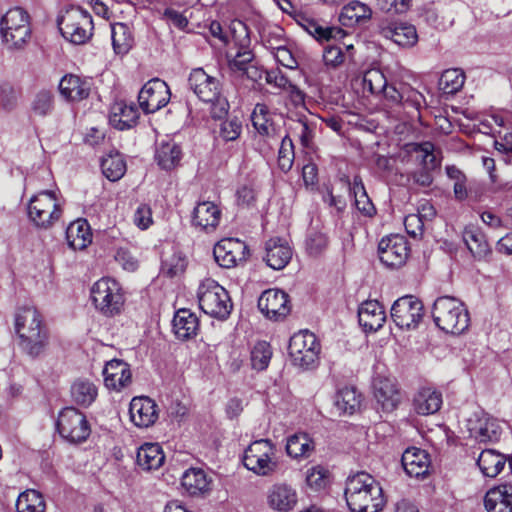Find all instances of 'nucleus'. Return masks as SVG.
Listing matches in <instances>:
<instances>
[{"mask_svg":"<svg viewBox=\"0 0 512 512\" xmlns=\"http://www.w3.org/2000/svg\"><path fill=\"white\" fill-rule=\"evenodd\" d=\"M170 96L168 85L164 81L155 78L149 80L140 90L138 94L139 106L147 114L155 113L168 104Z\"/></svg>","mask_w":512,"mask_h":512,"instance_id":"15","label":"nucleus"},{"mask_svg":"<svg viewBox=\"0 0 512 512\" xmlns=\"http://www.w3.org/2000/svg\"><path fill=\"white\" fill-rule=\"evenodd\" d=\"M409 252L407 239L398 234L382 238L378 244L379 259L390 268H399L404 265Z\"/></svg>","mask_w":512,"mask_h":512,"instance_id":"14","label":"nucleus"},{"mask_svg":"<svg viewBox=\"0 0 512 512\" xmlns=\"http://www.w3.org/2000/svg\"><path fill=\"white\" fill-rule=\"evenodd\" d=\"M200 309L207 315L225 320L229 317L233 304L228 292L211 278L204 279L197 292Z\"/></svg>","mask_w":512,"mask_h":512,"instance_id":"5","label":"nucleus"},{"mask_svg":"<svg viewBox=\"0 0 512 512\" xmlns=\"http://www.w3.org/2000/svg\"><path fill=\"white\" fill-rule=\"evenodd\" d=\"M272 357L271 346L266 341H259L251 351L252 368L258 371L265 370Z\"/></svg>","mask_w":512,"mask_h":512,"instance_id":"49","label":"nucleus"},{"mask_svg":"<svg viewBox=\"0 0 512 512\" xmlns=\"http://www.w3.org/2000/svg\"><path fill=\"white\" fill-rule=\"evenodd\" d=\"M401 462L405 472L410 477H424L429 472V454L420 448H407L402 455Z\"/></svg>","mask_w":512,"mask_h":512,"instance_id":"23","label":"nucleus"},{"mask_svg":"<svg viewBox=\"0 0 512 512\" xmlns=\"http://www.w3.org/2000/svg\"><path fill=\"white\" fill-rule=\"evenodd\" d=\"M297 24L301 26L309 35L317 41H329L331 39L339 40L344 38L346 32L340 27L324 26L317 20L305 15L299 14L295 18Z\"/></svg>","mask_w":512,"mask_h":512,"instance_id":"22","label":"nucleus"},{"mask_svg":"<svg viewBox=\"0 0 512 512\" xmlns=\"http://www.w3.org/2000/svg\"><path fill=\"white\" fill-rule=\"evenodd\" d=\"M251 121L257 132L269 139L278 136L277 128L270 118V112L265 104L258 103L255 105Z\"/></svg>","mask_w":512,"mask_h":512,"instance_id":"40","label":"nucleus"},{"mask_svg":"<svg viewBox=\"0 0 512 512\" xmlns=\"http://www.w3.org/2000/svg\"><path fill=\"white\" fill-rule=\"evenodd\" d=\"M104 382L107 388L120 391L131 382V371L127 363L111 360L103 369Z\"/></svg>","mask_w":512,"mask_h":512,"instance_id":"28","label":"nucleus"},{"mask_svg":"<svg viewBox=\"0 0 512 512\" xmlns=\"http://www.w3.org/2000/svg\"><path fill=\"white\" fill-rule=\"evenodd\" d=\"M275 451V446L268 439L254 441L244 452L243 464L257 475H270L277 468V462L273 460Z\"/></svg>","mask_w":512,"mask_h":512,"instance_id":"11","label":"nucleus"},{"mask_svg":"<svg viewBox=\"0 0 512 512\" xmlns=\"http://www.w3.org/2000/svg\"><path fill=\"white\" fill-rule=\"evenodd\" d=\"M254 59V54L248 49H240L235 57L229 61V67L233 71L243 72Z\"/></svg>","mask_w":512,"mask_h":512,"instance_id":"57","label":"nucleus"},{"mask_svg":"<svg viewBox=\"0 0 512 512\" xmlns=\"http://www.w3.org/2000/svg\"><path fill=\"white\" fill-rule=\"evenodd\" d=\"M294 160V146L292 140L288 135L284 136L281 140V145L278 152V166L283 172H288L293 165Z\"/></svg>","mask_w":512,"mask_h":512,"instance_id":"52","label":"nucleus"},{"mask_svg":"<svg viewBox=\"0 0 512 512\" xmlns=\"http://www.w3.org/2000/svg\"><path fill=\"white\" fill-rule=\"evenodd\" d=\"M306 482L310 488L320 490L326 485V471L320 466L312 467L307 472Z\"/></svg>","mask_w":512,"mask_h":512,"instance_id":"58","label":"nucleus"},{"mask_svg":"<svg viewBox=\"0 0 512 512\" xmlns=\"http://www.w3.org/2000/svg\"><path fill=\"white\" fill-rule=\"evenodd\" d=\"M411 0H377L378 7L387 13H404L410 7Z\"/></svg>","mask_w":512,"mask_h":512,"instance_id":"59","label":"nucleus"},{"mask_svg":"<svg viewBox=\"0 0 512 512\" xmlns=\"http://www.w3.org/2000/svg\"><path fill=\"white\" fill-rule=\"evenodd\" d=\"M15 331L19 338V348L30 357H41L49 344V334L37 309L24 307L15 316Z\"/></svg>","mask_w":512,"mask_h":512,"instance_id":"2","label":"nucleus"},{"mask_svg":"<svg viewBox=\"0 0 512 512\" xmlns=\"http://www.w3.org/2000/svg\"><path fill=\"white\" fill-rule=\"evenodd\" d=\"M189 88L202 102L211 105L213 119L222 120L228 115L230 105L222 94V83L216 76L208 74L203 68H195L188 77Z\"/></svg>","mask_w":512,"mask_h":512,"instance_id":"3","label":"nucleus"},{"mask_svg":"<svg viewBox=\"0 0 512 512\" xmlns=\"http://www.w3.org/2000/svg\"><path fill=\"white\" fill-rule=\"evenodd\" d=\"M242 121L237 116L228 117L219 127V137L224 141H235L242 133Z\"/></svg>","mask_w":512,"mask_h":512,"instance_id":"51","label":"nucleus"},{"mask_svg":"<svg viewBox=\"0 0 512 512\" xmlns=\"http://www.w3.org/2000/svg\"><path fill=\"white\" fill-rule=\"evenodd\" d=\"M323 60L327 66L336 67L344 61V54L339 46H328L323 53Z\"/></svg>","mask_w":512,"mask_h":512,"instance_id":"63","label":"nucleus"},{"mask_svg":"<svg viewBox=\"0 0 512 512\" xmlns=\"http://www.w3.org/2000/svg\"><path fill=\"white\" fill-rule=\"evenodd\" d=\"M431 313L436 326L446 333L461 334L469 326L467 309L454 297H438L434 301Z\"/></svg>","mask_w":512,"mask_h":512,"instance_id":"4","label":"nucleus"},{"mask_svg":"<svg viewBox=\"0 0 512 512\" xmlns=\"http://www.w3.org/2000/svg\"><path fill=\"white\" fill-rule=\"evenodd\" d=\"M211 481L208 479L204 470L200 468H190L186 470L181 477L183 488L191 495L204 494L210 490Z\"/></svg>","mask_w":512,"mask_h":512,"instance_id":"36","label":"nucleus"},{"mask_svg":"<svg viewBox=\"0 0 512 512\" xmlns=\"http://www.w3.org/2000/svg\"><path fill=\"white\" fill-rule=\"evenodd\" d=\"M53 94L48 90L39 91L32 103V109L35 114L45 116L53 109Z\"/></svg>","mask_w":512,"mask_h":512,"instance_id":"54","label":"nucleus"},{"mask_svg":"<svg viewBox=\"0 0 512 512\" xmlns=\"http://www.w3.org/2000/svg\"><path fill=\"white\" fill-rule=\"evenodd\" d=\"M164 460L162 448L157 443H145L137 451V465L145 471L158 469Z\"/></svg>","mask_w":512,"mask_h":512,"instance_id":"34","label":"nucleus"},{"mask_svg":"<svg viewBox=\"0 0 512 512\" xmlns=\"http://www.w3.org/2000/svg\"><path fill=\"white\" fill-rule=\"evenodd\" d=\"M379 32L386 39L402 47L413 46L418 40L416 28L408 23L382 21Z\"/></svg>","mask_w":512,"mask_h":512,"instance_id":"21","label":"nucleus"},{"mask_svg":"<svg viewBox=\"0 0 512 512\" xmlns=\"http://www.w3.org/2000/svg\"><path fill=\"white\" fill-rule=\"evenodd\" d=\"M327 246V237L324 233L311 230L306 238V248L310 255H318Z\"/></svg>","mask_w":512,"mask_h":512,"instance_id":"56","label":"nucleus"},{"mask_svg":"<svg viewBox=\"0 0 512 512\" xmlns=\"http://www.w3.org/2000/svg\"><path fill=\"white\" fill-rule=\"evenodd\" d=\"M495 149L503 155L507 164H512V133H505L495 141Z\"/></svg>","mask_w":512,"mask_h":512,"instance_id":"60","label":"nucleus"},{"mask_svg":"<svg viewBox=\"0 0 512 512\" xmlns=\"http://www.w3.org/2000/svg\"><path fill=\"white\" fill-rule=\"evenodd\" d=\"M361 404V394L354 387H344L335 396V406L340 413L352 415Z\"/></svg>","mask_w":512,"mask_h":512,"instance_id":"43","label":"nucleus"},{"mask_svg":"<svg viewBox=\"0 0 512 512\" xmlns=\"http://www.w3.org/2000/svg\"><path fill=\"white\" fill-rule=\"evenodd\" d=\"M374 397L384 412H392L400 403L401 397L394 380L376 376L373 380Z\"/></svg>","mask_w":512,"mask_h":512,"instance_id":"19","label":"nucleus"},{"mask_svg":"<svg viewBox=\"0 0 512 512\" xmlns=\"http://www.w3.org/2000/svg\"><path fill=\"white\" fill-rule=\"evenodd\" d=\"M371 16L370 8L358 1H354L346 5L341 12V18H346L350 21L359 22Z\"/></svg>","mask_w":512,"mask_h":512,"instance_id":"53","label":"nucleus"},{"mask_svg":"<svg viewBox=\"0 0 512 512\" xmlns=\"http://www.w3.org/2000/svg\"><path fill=\"white\" fill-rule=\"evenodd\" d=\"M90 294L95 308L105 316L119 314L125 302L122 287L110 277H103L95 282Z\"/></svg>","mask_w":512,"mask_h":512,"instance_id":"7","label":"nucleus"},{"mask_svg":"<svg viewBox=\"0 0 512 512\" xmlns=\"http://www.w3.org/2000/svg\"><path fill=\"white\" fill-rule=\"evenodd\" d=\"M266 256L264 260L274 270L283 269L291 260L292 249L287 241L275 237L266 242Z\"/></svg>","mask_w":512,"mask_h":512,"instance_id":"27","label":"nucleus"},{"mask_svg":"<svg viewBox=\"0 0 512 512\" xmlns=\"http://www.w3.org/2000/svg\"><path fill=\"white\" fill-rule=\"evenodd\" d=\"M258 308L269 319L284 318L290 312L288 295L280 289L265 290L258 299Z\"/></svg>","mask_w":512,"mask_h":512,"instance_id":"18","label":"nucleus"},{"mask_svg":"<svg viewBox=\"0 0 512 512\" xmlns=\"http://www.w3.org/2000/svg\"><path fill=\"white\" fill-rule=\"evenodd\" d=\"M56 427L61 437L71 443L84 442L91 433L86 416L74 407H66L59 413Z\"/></svg>","mask_w":512,"mask_h":512,"instance_id":"12","label":"nucleus"},{"mask_svg":"<svg viewBox=\"0 0 512 512\" xmlns=\"http://www.w3.org/2000/svg\"><path fill=\"white\" fill-rule=\"evenodd\" d=\"M484 506L487 512H512V485L501 484L489 489Z\"/></svg>","mask_w":512,"mask_h":512,"instance_id":"30","label":"nucleus"},{"mask_svg":"<svg viewBox=\"0 0 512 512\" xmlns=\"http://www.w3.org/2000/svg\"><path fill=\"white\" fill-rule=\"evenodd\" d=\"M386 316L382 305L375 300L363 302L358 309V321L365 331H377L384 322Z\"/></svg>","mask_w":512,"mask_h":512,"instance_id":"29","label":"nucleus"},{"mask_svg":"<svg viewBox=\"0 0 512 512\" xmlns=\"http://www.w3.org/2000/svg\"><path fill=\"white\" fill-rule=\"evenodd\" d=\"M59 91L66 100L79 102L90 95L91 83L78 75L67 74L60 80Z\"/></svg>","mask_w":512,"mask_h":512,"instance_id":"26","label":"nucleus"},{"mask_svg":"<svg viewBox=\"0 0 512 512\" xmlns=\"http://www.w3.org/2000/svg\"><path fill=\"white\" fill-rule=\"evenodd\" d=\"M478 422L479 426L476 438L479 442L494 443L500 440L503 432V425L498 419L489 415H484L478 420Z\"/></svg>","mask_w":512,"mask_h":512,"instance_id":"42","label":"nucleus"},{"mask_svg":"<svg viewBox=\"0 0 512 512\" xmlns=\"http://www.w3.org/2000/svg\"><path fill=\"white\" fill-rule=\"evenodd\" d=\"M344 496L352 512H379L385 504L380 483L366 472L346 479Z\"/></svg>","mask_w":512,"mask_h":512,"instance_id":"1","label":"nucleus"},{"mask_svg":"<svg viewBox=\"0 0 512 512\" xmlns=\"http://www.w3.org/2000/svg\"><path fill=\"white\" fill-rule=\"evenodd\" d=\"M443 404L442 393L431 387L420 388L412 400L413 410L422 416L437 413Z\"/></svg>","mask_w":512,"mask_h":512,"instance_id":"24","label":"nucleus"},{"mask_svg":"<svg viewBox=\"0 0 512 512\" xmlns=\"http://www.w3.org/2000/svg\"><path fill=\"white\" fill-rule=\"evenodd\" d=\"M213 255L219 266L232 268L246 261L249 249L245 242L239 239L226 238L214 246Z\"/></svg>","mask_w":512,"mask_h":512,"instance_id":"16","label":"nucleus"},{"mask_svg":"<svg viewBox=\"0 0 512 512\" xmlns=\"http://www.w3.org/2000/svg\"><path fill=\"white\" fill-rule=\"evenodd\" d=\"M131 421L139 428H148L158 419L156 403L149 397H134L130 402Z\"/></svg>","mask_w":512,"mask_h":512,"instance_id":"20","label":"nucleus"},{"mask_svg":"<svg viewBox=\"0 0 512 512\" xmlns=\"http://www.w3.org/2000/svg\"><path fill=\"white\" fill-rule=\"evenodd\" d=\"M66 240L73 250H83L92 242V232L85 219H77L66 229Z\"/></svg>","mask_w":512,"mask_h":512,"instance_id":"32","label":"nucleus"},{"mask_svg":"<svg viewBox=\"0 0 512 512\" xmlns=\"http://www.w3.org/2000/svg\"><path fill=\"white\" fill-rule=\"evenodd\" d=\"M111 39L115 54L126 55L134 44V37L130 27L125 23L111 25Z\"/></svg>","mask_w":512,"mask_h":512,"instance_id":"41","label":"nucleus"},{"mask_svg":"<svg viewBox=\"0 0 512 512\" xmlns=\"http://www.w3.org/2000/svg\"><path fill=\"white\" fill-rule=\"evenodd\" d=\"M506 456L494 449H484L477 458V465L486 477H496L505 467Z\"/></svg>","mask_w":512,"mask_h":512,"instance_id":"35","label":"nucleus"},{"mask_svg":"<svg viewBox=\"0 0 512 512\" xmlns=\"http://www.w3.org/2000/svg\"><path fill=\"white\" fill-rule=\"evenodd\" d=\"M464 82L465 74L461 69H447L439 79V88L444 94L453 95L463 87Z\"/></svg>","mask_w":512,"mask_h":512,"instance_id":"48","label":"nucleus"},{"mask_svg":"<svg viewBox=\"0 0 512 512\" xmlns=\"http://www.w3.org/2000/svg\"><path fill=\"white\" fill-rule=\"evenodd\" d=\"M267 499L271 508L288 512L296 506L298 496L296 490L291 485L276 483L270 487Z\"/></svg>","mask_w":512,"mask_h":512,"instance_id":"25","label":"nucleus"},{"mask_svg":"<svg viewBox=\"0 0 512 512\" xmlns=\"http://www.w3.org/2000/svg\"><path fill=\"white\" fill-rule=\"evenodd\" d=\"M414 151L419 153L421 167L411 172L409 178L421 187H429L433 183L432 171L439 166L434 154V144L426 141L416 144Z\"/></svg>","mask_w":512,"mask_h":512,"instance_id":"17","label":"nucleus"},{"mask_svg":"<svg viewBox=\"0 0 512 512\" xmlns=\"http://www.w3.org/2000/svg\"><path fill=\"white\" fill-rule=\"evenodd\" d=\"M16 509L17 512H45L46 503L40 492L29 489L18 496Z\"/></svg>","mask_w":512,"mask_h":512,"instance_id":"46","label":"nucleus"},{"mask_svg":"<svg viewBox=\"0 0 512 512\" xmlns=\"http://www.w3.org/2000/svg\"><path fill=\"white\" fill-rule=\"evenodd\" d=\"M220 215L221 211L213 202L204 201L194 208L192 223L203 230L214 229L219 223Z\"/></svg>","mask_w":512,"mask_h":512,"instance_id":"33","label":"nucleus"},{"mask_svg":"<svg viewBox=\"0 0 512 512\" xmlns=\"http://www.w3.org/2000/svg\"><path fill=\"white\" fill-rule=\"evenodd\" d=\"M463 241L475 259H484L491 252L485 235L476 227L465 228Z\"/></svg>","mask_w":512,"mask_h":512,"instance_id":"38","label":"nucleus"},{"mask_svg":"<svg viewBox=\"0 0 512 512\" xmlns=\"http://www.w3.org/2000/svg\"><path fill=\"white\" fill-rule=\"evenodd\" d=\"M138 110L133 105L116 103L109 117L110 124L118 130L129 129L137 122Z\"/></svg>","mask_w":512,"mask_h":512,"instance_id":"37","label":"nucleus"},{"mask_svg":"<svg viewBox=\"0 0 512 512\" xmlns=\"http://www.w3.org/2000/svg\"><path fill=\"white\" fill-rule=\"evenodd\" d=\"M62 209L52 191H41L33 196L28 205V216L39 228L47 229L59 220Z\"/></svg>","mask_w":512,"mask_h":512,"instance_id":"10","label":"nucleus"},{"mask_svg":"<svg viewBox=\"0 0 512 512\" xmlns=\"http://www.w3.org/2000/svg\"><path fill=\"white\" fill-rule=\"evenodd\" d=\"M71 397L77 405L88 407L97 397V388L89 381L78 380L71 386Z\"/></svg>","mask_w":512,"mask_h":512,"instance_id":"47","label":"nucleus"},{"mask_svg":"<svg viewBox=\"0 0 512 512\" xmlns=\"http://www.w3.org/2000/svg\"><path fill=\"white\" fill-rule=\"evenodd\" d=\"M363 90L371 94H380L387 85L383 72L378 68L367 70L362 78Z\"/></svg>","mask_w":512,"mask_h":512,"instance_id":"50","label":"nucleus"},{"mask_svg":"<svg viewBox=\"0 0 512 512\" xmlns=\"http://www.w3.org/2000/svg\"><path fill=\"white\" fill-rule=\"evenodd\" d=\"M57 22L62 36L73 44H85L93 35L92 16L81 7L65 11Z\"/></svg>","mask_w":512,"mask_h":512,"instance_id":"6","label":"nucleus"},{"mask_svg":"<svg viewBox=\"0 0 512 512\" xmlns=\"http://www.w3.org/2000/svg\"><path fill=\"white\" fill-rule=\"evenodd\" d=\"M115 260L124 270L133 272L138 268L137 259L127 249L119 248L115 254Z\"/></svg>","mask_w":512,"mask_h":512,"instance_id":"62","label":"nucleus"},{"mask_svg":"<svg viewBox=\"0 0 512 512\" xmlns=\"http://www.w3.org/2000/svg\"><path fill=\"white\" fill-rule=\"evenodd\" d=\"M172 326L178 339L187 340L196 336L199 320L189 309H180L174 315Z\"/></svg>","mask_w":512,"mask_h":512,"instance_id":"31","label":"nucleus"},{"mask_svg":"<svg viewBox=\"0 0 512 512\" xmlns=\"http://www.w3.org/2000/svg\"><path fill=\"white\" fill-rule=\"evenodd\" d=\"M423 315L422 302L412 295L398 298L391 307L392 320L401 329L417 328Z\"/></svg>","mask_w":512,"mask_h":512,"instance_id":"13","label":"nucleus"},{"mask_svg":"<svg viewBox=\"0 0 512 512\" xmlns=\"http://www.w3.org/2000/svg\"><path fill=\"white\" fill-rule=\"evenodd\" d=\"M185 259L180 255L173 254L170 258L162 261L161 271L163 275L174 277L185 270Z\"/></svg>","mask_w":512,"mask_h":512,"instance_id":"55","label":"nucleus"},{"mask_svg":"<svg viewBox=\"0 0 512 512\" xmlns=\"http://www.w3.org/2000/svg\"><path fill=\"white\" fill-rule=\"evenodd\" d=\"M0 31L10 49L21 48L31 35L28 13L19 7L8 10L1 18Z\"/></svg>","mask_w":512,"mask_h":512,"instance_id":"8","label":"nucleus"},{"mask_svg":"<svg viewBox=\"0 0 512 512\" xmlns=\"http://www.w3.org/2000/svg\"><path fill=\"white\" fill-rule=\"evenodd\" d=\"M289 355L294 366L302 369L316 367L319 360L320 344L315 334L300 331L290 338Z\"/></svg>","mask_w":512,"mask_h":512,"instance_id":"9","label":"nucleus"},{"mask_svg":"<svg viewBox=\"0 0 512 512\" xmlns=\"http://www.w3.org/2000/svg\"><path fill=\"white\" fill-rule=\"evenodd\" d=\"M275 49V59L282 66L289 69H296L298 63L296 59L293 57L291 51L287 49L283 44H279L274 47Z\"/></svg>","mask_w":512,"mask_h":512,"instance_id":"61","label":"nucleus"},{"mask_svg":"<svg viewBox=\"0 0 512 512\" xmlns=\"http://www.w3.org/2000/svg\"><path fill=\"white\" fill-rule=\"evenodd\" d=\"M315 446L306 433H296L287 439L286 452L293 458L309 457Z\"/></svg>","mask_w":512,"mask_h":512,"instance_id":"44","label":"nucleus"},{"mask_svg":"<svg viewBox=\"0 0 512 512\" xmlns=\"http://www.w3.org/2000/svg\"><path fill=\"white\" fill-rule=\"evenodd\" d=\"M182 156L181 148L174 141L161 142L155 153L157 164L164 170L174 169L180 162Z\"/></svg>","mask_w":512,"mask_h":512,"instance_id":"39","label":"nucleus"},{"mask_svg":"<svg viewBox=\"0 0 512 512\" xmlns=\"http://www.w3.org/2000/svg\"><path fill=\"white\" fill-rule=\"evenodd\" d=\"M134 223L140 229H147L152 223V212L148 205L141 204L135 211Z\"/></svg>","mask_w":512,"mask_h":512,"instance_id":"64","label":"nucleus"},{"mask_svg":"<svg viewBox=\"0 0 512 512\" xmlns=\"http://www.w3.org/2000/svg\"><path fill=\"white\" fill-rule=\"evenodd\" d=\"M103 175L110 181L121 179L126 172V163L119 152H111L101 160Z\"/></svg>","mask_w":512,"mask_h":512,"instance_id":"45","label":"nucleus"}]
</instances>
